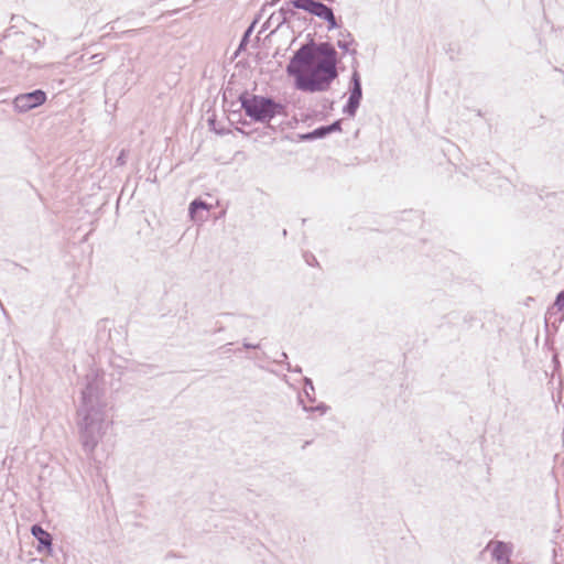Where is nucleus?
Wrapping results in <instances>:
<instances>
[{"label":"nucleus","mask_w":564,"mask_h":564,"mask_svg":"<svg viewBox=\"0 0 564 564\" xmlns=\"http://www.w3.org/2000/svg\"><path fill=\"white\" fill-rule=\"evenodd\" d=\"M32 535L39 541V543L43 546L51 547L52 545V536L39 524H34L31 528Z\"/></svg>","instance_id":"1a4fd4ad"},{"label":"nucleus","mask_w":564,"mask_h":564,"mask_svg":"<svg viewBox=\"0 0 564 564\" xmlns=\"http://www.w3.org/2000/svg\"><path fill=\"white\" fill-rule=\"evenodd\" d=\"M351 85L350 95L346 106L344 107V112L350 117H354L362 97L361 82L357 72L352 73Z\"/></svg>","instance_id":"39448f33"},{"label":"nucleus","mask_w":564,"mask_h":564,"mask_svg":"<svg viewBox=\"0 0 564 564\" xmlns=\"http://www.w3.org/2000/svg\"><path fill=\"white\" fill-rule=\"evenodd\" d=\"M312 260H315V257H312V259H306V262H312Z\"/></svg>","instance_id":"4be33fe9"},{"label":"nucleus","mask_w":564,"mask_h":564,"mask_svg":"<svg viewBox=\"0 0 564 564\" xmlns=\"http://www.w3.org/2000/svg\"><path fill=\"white\" fill-rule=\"evenodd\" d=\"M316 1L315 0H293L292 4L294 8L302 9L308 13L313 10Z\"/></svg>","instance_id":"f8f14e48"},{"label":"nucleus","mask_w":564,"mask_h":564,"mask_svg":"<svg viewBox=\"0 0 564 564\" xmlns=\"http://www.w3.org/2000/svg\"><path fill=\"white\" fill-rule=\"evenodd\" d=\"M312 260H315V257H312V259H306V262H312Z\"/></svg>","instance_id":"412c9836"},{"label":"nucleus","mask_w":564,"mask_h":564,"mask_svg":"<svg viewBox=\"0 0 564 564\" xmlns=\"http://www.w3.org/2000/svg\"><path fill=\"white\" fill-rule=\"evenodd\" d=\"M554 307L560 312H564V290L557 294Z\"/></svg>","instance_id":"2eb2a0df"},{"label":"nucleus","mask_w":564,"mask_h":564,"mask_svg":"<svg viewBox=\"0 0 564 564\" xmlns=\"http://www.w3.org/2000/svg\"><path fill=\"white\" fill-rule=\"evenodd\" d=\"M338 35L339 39L337 41V46L344 52L355 56L357 54V51L355 48H350V46L355 44L351 34L347 31H340Z\"/></svg>","instance_id":"6e6552de"},{"label":"nucleus","mask_w":564,"mask_h":564,"mask_svg":"<svg viewBox=\"0 0 564 564\" xmlns=\"http://www.w3.org/2000/svg\"><path fill=\"white\" fill-rule=\"evenodd\" d=\"M300 403L303 404V410L307 411V412H315V411H317L321 414H325L327 412V410H328V406L326 404H324V403H321V404H318L316 406H307V405H305L304 400L301 397H300Z\"/></svg>","instance_id":"ddd939ff"},{"label":"nucleus","mask_w":564,"mask_h":564,"mask_svg":"<svg viewBox=\"0 0 564 564\" xmlns=\"http://www.w3.org/2000/svg\"><path fill=\"white\" fill-rule=\"evenodd\" d=\"M76 424L84 452L91 456L112 424L104 384L96 370L86 375V384L76 411Z\"/></svg>","instance_id":"f03ea898"},{"label":"nucleus","mask_w":564,"mask_h":564,"mask_svg":"<svg viewBox=\"0 0 564 564\" xmlns=\"http://www.w3.org/2000/svg\"><path fill=\"white\" fill-rule=\"evenodd\" d=\"M554 564H557V563H554Z\"/></svg>","instance_id":"bb28decb"},{"label":"nucleus","mask_w":564,"mask_h":564,"mask_svg":"<svg viewBox=\"0 0 564 564\" xmlns=\"http://www.w3.org/2000/svg\"><path fill=\"white\" fill-rule=\"evenodd\" d=\"M45 100L46 94L41 89H36L34 91L17 96L14 98L13 105L18 111L26 112L33 108L43 105Z\"/></svg>","instance_id":"20e7f679"},{"label":"nucleus","mask_w":564,"mask_h":564,"mask_svg":"<svg viewBox=\"0 0 564 564\" xmlns=\"http://www.w3.org/2000/svg\"><path fill=\"white\" fill-rule=\"evenodd\" d=\"M312 260H315V257H312V259H306V262H312Z\"/></svg>","instance_id":"5701e85b"},{"label":"nucleus","mask_w":564,"mask_h":564,"mask_svg":"<svg viewBox=\"0 0 564 564\" xmlns=\"http://www.w3.org/2000/svg\"><path fill=\"white\" fill-rule=\"evenodd\" d=\"M281 359H282V360H280L281 362L284 361L285 359H288V355L285 352H282Z\"/></svg>","instance_id":"6ab92c4d"},{"label":"nucleus","mask_w":564,"mask_h":564,"mask_svg":"<svg viewBox=\"0 0 564 564\" xmlns=\"http://www.w3.org/2000/svg\"><path fill=\"white\" fill-rule=\"evenodd\" d=\"M311 14H314L328 23V30H333L337 28L336 18L334 15L333 10L326 4L316 1L313 10H311Z\"/></svg>","instance_id":"0eeeda50"},{"label":"nucleus","mask_w":564,"mask_h":564,"mask_svg":"<svg viewBox=\"0 0 564 564\" xmlns=\"http://www.w3.org/2000/svg\"><path fill=\"white\" fill-rule=\"evenodd\" d=\"M327 129H328L329 133L340 131L341 130L340 120H337V121L333 122L332 124L327 126Z\"/></svg>","instance_id":"dca6fc26"},{"label":"nucleus","mask_w":564,"mask_h":564,"mask_svg":"<svg viewBox=\"0 0 564 564\" xmlns=\"http://www.w3.org/2000/svg\"><path fill=\"white\" fill-rule=\"evenodd\" d=\"M327 134H329L327 126H324V127H319V128L313 130L312 132H308V133L302 135V139L303 140L321 139V138L326 137Z\"/></svg>","instance_id":"9b49d317"},{"label":"nucleus","mask_w":564,"mask_h":564,"mask_svg":"<svg viewBox=\"0 0 564 564\" xmlns=\"http://www.w3.org/2000/svg\"><path fill=\"white\" fill-rule=\"evenodd\" d=\"M250 32H251V29H248L246 32V35H249Z\"/></svg>","instance_id":"a878e982"},{"label":"nucleus","mask_w":564,"mask_h":564,"mask_svg":"<svg viewBox=\"0 0 564 564\" xmlns=\"http://www.w3.org/2000/svg\"><path fill=\"white\" fill-rule=\"evenodd\" d=\"M250 32H251V29H248L246 32V35H249Z\"/></svg>","instance_id":"b1692460"},{"label":"nucleus","mask_w":564,"mask_h":564,"mask_svg":"<svg viewBox=\"0 0 564 564\" xmlns=\"http://www.w3.org/2000/svg\"><path fill=\"white\" fill-rule=\"evenodd\" d=\"M250 32H251V29H248L246 32V35H249Z\"/></svg>","instance_id":"393cba45"},{"label":"nucleus","mask_w":564,"mask_h":564,"mask_svg":"<svg viewBox=\"0 0 564 564\" xmlns=\"http://www.w3.org/2000/svg\"><path fill=\"white\" fill-rule=\"evenodd\" d=\"M202 209V210H208V205L202 200V199H194L191 204H189V208H188V212H189V216L193 220L197 221V220H204L205 218L204 217H200L198 216V210Z\"/></svg>","instance_id":"9d476101"},{"label":"nucleus","mask_w":564,"mask_h":564,"mask_svg":"<svg viewBox=\"0 0 564 564\" xmlns=\"http://www.w3.org/2000/svg\"><path fill=\"white\" fill-rule=\"evenodd\" d=\"M286 73L294 78L299 90L326 91L338 76L337 52L328 42L316 43L311 40L295 51Z\"/></svg>","instance_id":"f257e3e1"},{"label":"nucleus","mask_w":564,"mask_h":564,"mask_svg":"<svg viewBox=\"0 0 564 564\" xmlns=\"http://www.w3.org/2000/svg\"><path fill=\"white\" fill-rule=\"evenodd\" d=\"M486 551L490 552L492 560L498 564H509L512 549L509 544L502 541H490Z\"/></svg>","instance_id":"423d86ee"},{"label":"nucleus","mask_w":564,"mask_h":564,"mask_svg":"<svg viewBox=\"0 0 564 564\" xmlns=\"http://www.w3.org/2000/svg\"><path fill=\"white\" fill-rule=\"evenodd\" d=\"M241 107L246 115L258 122H269L276 115L284 113V106L270 98L261 96L240 97Z\"/></svg>","instance_id":"7ed1b4c3"},{"label":"nucleus","mask_w":564,"mask_h":564,"mask_svg":"<svg viewBox=\"0 0 564 564\" xmlns=\"http://www.w3.org/2000/svg\"><path fill=\"white\" fill-rule=\"evenodd\" d=\"M117 161H118L119 164H123L124 163L123 152H121V154L118 156Z\"/></svg>","instance_id":"a211bd4d"},{"label":"nucleus","mask_w":564,"mask_h":564,"mask_svg":"<svg viewBox=\"0 0 564 564\" xmlns=\"http://www.w3.org/2000/svg\"><path fill=\"white\" fill-rule=\"evenodd\" d=\"M243 347L249 349V348H259V345H254V344H250V343H243Z\"/></svg>","instance_id":"f3484780"},{"label":"nucleus","mask_w":564,"mask_h":564,"mask_svg":"<svg viewBox=\"0 0 564 564\" xmlns=\"http://www.w3.org/2000/svg\"><path fill=\"white\" fill-rule=\"evenodd\" d=\"M294 371H295V372H301V371H302V369H301L300 367H296V368L294 369Z\"/></svg>","instance_id":"aec40b11"},{"label":"nucleus","mask_w":564,"mask_h":564,"mask_svg":"<svg viewBox=\"0 0 564 564\" xmlns=\"http://www.w3.org/2000/svg\"><path fill=\"white\" fill-rule=\"evenodd\" d=\"M303 390H304V394L308 399V401L313 402L314 398L312 397V394L314 393L315 389H314L313 382L310 378L304 379V389Z\"/></svg>","instance_id":"4468645a"}]
</instances>
